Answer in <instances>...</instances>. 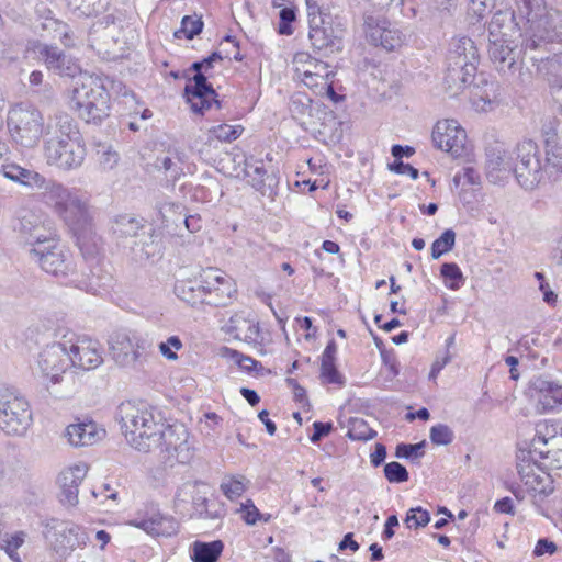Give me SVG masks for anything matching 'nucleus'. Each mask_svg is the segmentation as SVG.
Listing matches in <instances>:
<instances>
[{
  "mask_svg": "<svg viewBox=\"0 0 562 562\" xmlns=\"http://www.w3.org/2000/svg\"><path fill=\"white\" fill-rule=\"evenodd\" d=\"M49 198L55 213L69 227L83 257L98 252V238L93 229V216L87 199L77 195L61 184H54Z\"/></svg>",
  "mask_w": 562,
  "mask_h": 562,
  "instance_id": "nucleus-1",
  "label": "nucleus"
},
{
  "mask_svg": "<svg viewBox=\"0 0 562 562\" xmlns=\"http://www.w3.org/2000/svg\"><path fill=\"white\" fill-rule=\"evenodd\" d=\"M518 16L525 19L522 43L537 49L549 43H562V11L547 8L544 0H516Z\"/></svg>",
  "mask_w": 562,
  "mask_h": 562,
  "instance_id": "nucleus-2",
  "label": "nucleus"
},
{
  "mask_svg": "<svg viewBox=\"0 0 562 562\" xmlns=\"http://www.w3.org/2000/svg\"><path fill=\"white\" fill-rule=\"evenodd\" d=\"M85 154L86 149L74 120L68 115L59 116L55 134L44 146L47 162L60 169H72L82 164Z\"/></svg>",
  "mask_w": 562,
  "mask_h": 562,
  "instance_id": "nucleus-3",
  "label": "nucleus"
},
{
  "mask_svg": "<svg viewBox=\"0 0 562 562\" xmlns=\"http://www.w3.org/2000/svg\"><path fill=\"white\" fill-rule=\"evenodd\" d=\"M323 0H306L308 37L316 49L338 52L342 48L346 23L342 18L333 15L322 3Z\"/></svg>",
  "mask_w": 562,
  "mask_h": 562,
  "instance_id": "nucleus-4",
  "label": "nucleus"
},
{
  "mask_svg": "<svg viewBox=\"0 0 562 562\" xmlns=\"http://www.w3.org/2000/svg\"><path fill=\"white\" fill-rule=\"evenodd\" d=\"M71 109L87 123H101L110 116L111 97L106 88L87 76L70 92Z\"/></svg>",
  "mask_w": 562,
  "mask_h": 562,
  "instance_id": "nucleus-5",
  "label": "nucleus"
},
{
  "mask_svg": "<svg viewBox=\"0 0 562 562\" xmlns=\"http://www.w3.org/2000/svg\"><path fill=\"white\" fill-rule=\"evenodd\" d=\"M146 437L154 446L166 445L167 450H173L179 454L184 450V457H180L181 462H187L190 458L188 453V431L183 424L166 425L159 413L153 411H143V438Z\"/></svg>",
  "mask_w": 562,
  "mask_h": 562,
  "instance_id": "nucleus-6",
  "label": "nucleus"
},
{
  "mask_svg": "<svg viewBox=\"0 0 562 562\" xmlns=\"http://www.w3.org/2000/svg\"><path fill=\"white\" fill-rule=\"evenodd\" d=\"M8 130L11 137L25 147L34 146L44 130V119L40 110L32 105L15 104L8 113Z\"/></svg>",
  "mask_w": 562,
  "mask_h": 562,
  "instance_id": "nucleus-7",
  "label": "nucleus"
},
{
  "mask_svg": "<svg viewBox=\"0 0 562 562\" xmlns=\"http://www.w3.org/2000/svg\"><path fill=\"white\" fill-rule=\"evenodd\" d=\"M527 454L535 463H539L538 469L562 468V434L557 435L553 425H538Z\"/></svg>",
  "mask_w": 562,
  "mask_h": 562,
  "instance_id": "nucleus-8",
  "label": "nucleus"
},
{
  "mask_svg": "<svg viewBox=\"0 0 562 562\" xmlns=\"http://www.w3.org/2000/svg\"><path fill=\"white\" fill-rule=\"evenodd\" d=\"M514 173L518 184L525 190H533L542 181L546 170L540 161L538 145L531 140L517 144L515 150Z\"/></svg>",
  "mask_w": 562,
  "mask_h": 562,
  "instance_id": "nucleus-9",
  "label": "nucleus"
},
{
  "mask_svg": "<svg viewBox=\"0 0 562 562\" xmlns=\"http://www.w3.org/2000/svg\"><path fill=\"white\" fill-rule=\"evenodd\" d=\"M32 420L30 404L12 390L0 391V429L8 435L20 436Z\"/></svg>",
  "mask_w": 562,
  "mask_h": 562,
  "instance_id": "nucleus-10",
  "label": "nucleus"
},
{
  "mask_svg": "<svg viewBox=\"0 0 562 562\" xmlns=\"http://www.w3.org/2000/svg\"><path fill=\"white\" fill-rule=\"evenodd\" d=\"M70 367L80 371L97 369L103 362V349L98 339L88 335L64 336Z\"/></svg>",
  "mask_w": 562,
  "mask_h": 562,
  "instance_id": "nucleus-11",
  "label": "nucleus"
},
{
  "mask_svg": "<svg viewBox=\"0 0 562 562\" xmlns=\"http://www.w3.org/2000/svg\"><path fill=\"white\" fill-rule=\"evenodd\" d=\"M202 283L206 300L204 303L215 306L227 305L237 289L234 280L223 271L209 267L201 271Z\"/></svg>",
  "mask_w": 562,
  "mask_h": 562,
  "instance_id": "nucleus-12",
  "label": "nucleus"
},
{
  "mask_svg": "<svg viewBox=\"0 0 562 562\" xmlns=\"http://www.w3.org/2000/svg\"><path fill=\"white\" fill-rule=\"evenodd\" d=\"M293 67L295 78L313 91L319 86L324 87L325 80H328L329 77H335V72L328 64L313 58L305 52L294 55Z\"/></svg>",
  "mask_w": 562,
  "mask_h": 562,
  "instance_id": "nucleus-13",
  "label": "nucleus"
},
{
  "mask_svg": "<svg viewBox=\"0 0 562 562\" xmlns=\"http://www.w3.org/2000/svg\"><path fill=\"white\" fill-rule=\"evenodd\" d=\"M45 246H38L34 252L38 256L40 265L44 271L53 276H66L71 262L66 255L65 247L58 239L48 238Z\"/></svg>",
  "mask_w": 562,
  "mask_h": 562,
  "instance_id": "nucleus-14",
  "label": "nucleus"
},
{
  "mask_svg": "<svg viewBox=\"0 0 562 562\" xmlns=\"http://www.w3.org/2000/svg\"><path fill=\"white\" fill-rule=\"evenodd\" d=\"M467 135L456 120L437 122L432 131L435 146L443 151L459 156L465 145Z\"/></svg>",
  "mask_w": 562,
  "mask_h": 562,
  "instance_id": "nucleus-15",
  "label": "nucleus"
},
{
  "mask_svg": "<svg viewBox=\"0 0 562 562\" xmlns=\"http://www.w3.org/2000/svg\"><path fill=\"white\" fill-rule=\"evenodd\" d=\"M518 15V4L516 1L514 11H496L488 23V42L515 37L516 34L522 37V26H525L526 20Z\"/></svg>",
  "mask_w": 562,
  "mask_h": 562,
  "instance_id": "nucleus-16",
  "label": "nucleus"
},
{
  "mask_svg": "<svg viewBox=\"0 0 562 562\" xmlns=\"http://www.w3.org/2000/svg\"><path fill=\"white\" fill-rule=\"evenodd\" d=\"M529 393L540 413L562 405V385L543 376H536L531 380Z\"/></svg>",
  "mask_w": 562,
  "mask_h": 562,
  "instance_id": "nucleus-17",
  "label": "nucleus"
},
{
  "mask_svg": "<svg viewBox=\"0 0 562 562\" xmlns=\"http://www.w3.org/2000/svg\"><path fill=\"white\" fill-rule=\"evenodd\" d=\"M38 366L43 374L56 383L68 370V351L64 346V339L59 342L47 346L40 355Z\"/></svg>",
  "mask_w": 562,
  "mask_h": 562,
  "instance_id": "nucleus-18",
  "label": "nucleus"
},
{
  "mask_svg": "<svg viewBox=\"0 0 562 562\" xmlns=\"http://www.w3.org/2000/svg\"><path fill=\"white\" fill-rule=\"evenodd\" d=\"M515 154L501 146L490 147L486 151V175L490 181L497 183L509 179L514 173Z\"/></svg>",
  "mask_w": 562,
  "mask_h": 562,
  "instance_id": "nucleus-19",
  "label": "nucleus"
},
{
  "mask_svg": "<svg viewBox=\"0 0 562 562\" xmlns=\"http://www.w3.org/2000/svg\"><path fill=\"white\" fill-rule=\"evenodd\" d=\"M193 85L187 86L184 89L187 101L191 105V110L195 113L203 114L209 110L214 102L220 108V102L216 99L217 93L211 85L207 83L206 77L203 74H195L193 76Z\"/></svg>",
  "mask_w": 562,
  "mask_h": 562,
  "instance_id": "nucleus-20",
  "label": "nucleus"
},
{
  "mask_svg": "<svg viewBox=\"0 0 562 562\" xmlns=\"http://www.w3.org/2000/svg\"><path fill=\"white\" fill-rule=\"evenodd\" d=\"M88 467L86 463H77L64 469L59 476L61 487L60 502L66 506H75L78 503V487L86 477Z\"/></svg>",
  "mask_w": 562,
  "mask_h": 562,
  "instance_id": "nucleus-21",
  "label": "nucleus"
},
{
  "mask_svg": "<svg viewBox=\"0 0 562 562\" xmlns=\"http://www.w3.org/2000/svg\"><path fill=\"white\" fill-rule=\"evenodd\" d=\"M68 442L74 447L93 446L105 437V429L93 420H79L67 426L65 431Z\"/></svg>",
  "mask_w": 562,
  "mask_h": 562,
  "instance_id": "nucleus-22",
  "label": "nucleus"
},
{
  "mask_svg": "<svg viewBox=\"0 0 562 562\" xmlns=\"http://www.w3.org/2000/svg\"><path fill=\"white\" fill-rule=\"evenodd\" d=\"M244 172L254 189L262 195L273 198L278 186V178L273 172L268 173L262 160L246 159Z\"/></svg>",
  "mask_w": 562,
  "mask_h": 562,
  "instance_id": "nucleus-23",
  "label": "nucleus"
},
{
  "mask_svg": "<svg viewBox=\"0 0 562 562\" xmlns=\"http://www.w3.org/2000/svg\"><path fill=\"white\" fill-rule=\"evenodd\" d=\"M139 347V339L136 335L125 331L115 333L110 340V353L113 360L122 367L136 362Z\"/></svg>",
  "mask_w": 562,
  "mask_h": 562,
  "instance_id": "nucleus-24",
  "label": "nucleus"
},
{
  "mask_svg": "<svg viewBox=\"0 0 562 562\" xmlns=\"http://www.w3.org/2000/svg\"><path fill=\"white\" fill-rule=\"evenodd\" d=\"M480 60L479 49L472 38L460 36L452 40L447 61H456L467 70L476 71Z\"/></svg>",
  "mask_w": 562,
  "mask_h": 562,
  "instance_id": "nucleus-25",
  "label": "nucleus"
},
{
  "mask_svg": "<svg viewBox=\"0 0 562 562\" xmlns=\"http://www.w3.org/2000/svg\"><path fill=\"white\" fill-rule=\"evenodd\" d=\"M221 329L235 339L246 342H255L259 337V324L243 312L232 315L221 327Z\"/></svg>",
  "mask_w": 562,
  "mask_h": 562,
  "instance_id": "nucleus-26",
  "label": "nucleus"
},
{
  "mask_svg": "<svg viewBox=\"0 0 562 562\" xmlns=\"http://www.w3.org/2000/svg\"><path fill=\"white\" fill-rule=\"evenodd\" d=\"M119 423L126 441L134 447L139 445L138 418L140 408L135 401H125L119 406Z\"/></svg>",
  "mask_w": 562,
  "mask_h": 562,
  "instance_id": "nucleus-27",
  "label": "nucleus"
},
{
  "mask_svg": "<svg viewBox=\"0 0 562 562\" xmlns=\"http://www.w3.org/2000/svg\"><path fill=\"white\" fill-rule=\"evenodd\" d=\"M177 521L168 515L161 514L153 505L147 507L143 516V531L151 537H170L177 532Z\"/></svg>",
  "mask_w": 562,
  "mask_h": 562,
  "instance_id": "nucleus-28",
  "label": "nucleus"
},
{
  "mask_svg": "<svg viewBox=\"0 0 562 562\" xmlns=\"http://www.w3.org/2000/svg\"><path fill=\"white\" fill-rule=\"evenodd\" d=\"M88 536L82 527L71 525L65 527L56 535L53 549L60 555H69L77 549H83L87 546Z\"/></svg>",
  "mask_w": 562,
  "mask_h": 562,
  "instance_id": "nucleus-29",
  "label": "nucleus"
},
{
  "mask_svg": "<svg viewBox=\"0 0 562 562\" xmlns=\"http://www.w3.org/2000/svg\"><path fill=\"white\" fill-rule=\"evenodd\" d=\"M538 72L548 83L553 99L560 100L562 93V53L542 59L538 66Z\"/></svg>",
  "mask_w": 562,
  "mask_h": 562,
  "instance_id": "nucleus-30",
  "label": "nucleus"
},
{
  "mask_svg": "<svg viewBox=\"0 0 562 562\" xmlns=\"http://www.w3.org/2000/svg\"><path fill=\"white\" fill-rule=\"evenodd\" d=\"M447 71L443 80L446 92L449 97H457L473 80L476 71L467 70L456 61H447Z\"/></svg>",
  "mask_w": 562,
  "mask_h": 562,
  "instance_id": "nucleus-31",
  "label": "nucleus"
},
{
  "mask_svg": "<svg viewBox=\"0 0 562 562\" xmlns=\"http://www.w3.org/2000/svg\"><path fill=\"white\" fill-rule=\"evenodd\" d=\"M488 53L491 59L497 64L499 70H510L516 64V45L514 37L498 38V41L490 42Z\"/></svg>",
  "mask_w": 562,
  "mask_h": 562,
  "instance_id": "nucleus-32",
  "label": "nucleus"
},
{
  "mask_svg": "<svg viewBox=\"0 0 562 562\" xmlns=\"http://www.w3.org/2000/svg\"><path fill=\"white\" fill-rule=\"evenodd\" d=\"M201 285H203V283L200 273L194 280H178L175 284V293L180 300L190 305L204 303L206 297Z\"/></svg>",
  "mask_w": 562,
  "mask_h": 562,
  "instance_id": "nucleus-33",
  "label": "nucleus"
},
{
  "mask_svg": "<svg viewBox=\"0 0 562 562\" xmlns=\"http://www.w3.org/2000/svg\"><path fill=\"white\" fill-rule=\"evenodd\" d=\"M3 176L14 182L26 187L42 188L45 184V178L36 171L25 169L19 165H0Z\"/></svg>",
  "mask_w": 562,
  "mask_h": 562,
  "instance_id": "nucleus-34",
  "label": "nucleus"
},
{
  "mask_svg": "<svg viewBox=\"0 0 562 562\" xmlns=\"http://www.w3.org/2000/svg\"><path fill=\"white\" fill-rule=\"evenodd\" d=\"M390 26H392L391 22L382 14L364 12L363 31L367 41L372 45L376 46L378 43L381 42L382 34H384Z\"/></svg>",
  "mask_w": 562,
  "mask_h": 562,
  "instance_id": "nucleus-35",
  "label": "nucleus"
},
{
  "mask_svg": "<svg viewBox=\"0 0 562 562\" xmlns=\"http://www.w3.org/2000/svg\"><path fill=\"white\" fill-rule=\"evenodd\" d=\"M224 549L221 540L212 542L195 541L191 547V559L193 562H216Z\"/></svg>",
  "mask_w": 562,
  "mask_h": 562,
  "instance_id": "nucleus-36",
  "label": "nucleus"
},
{
  "mask_svg": "<svg viewBox=\"0 0 562 562\" xmlns=\"http://www.w3.org/2000/svg\"><path fill=\"white\" fill-rule=\"evenodd\" d=\"M518 459L520 461L517 463V471L520 480L528 490L535 492L540 491L539 485L542 482L543 476L535 472V467L538 468L539 463H535L524 451L521 452V457L519 456Z\"/></svg>",
  "mask_w": 562,
  "mask_h": 562,
  "instance_id": "nucleus-37",
  "label": "nucleus"
},
{
  "mask_svg": "<svg viewBox=\"0 0 562 562\" xmlns=\"http://www.w3.org/2000/svg\"><path fill=\"white\" fill-rule=\"evenodd\" d=\"M155 168L162 170L168 181H176L182 173L181 160L177 149L168 148L162 157H157Z\"/></svg>",
  "mask_w": 562,
  "mask_h": 562,
  "instance_id": "nucleus-38",
  "label": "nucleus"
},
{
  "mask_svg": "<svg viewBox=\"0 0 562 562\" xmlns=\"http://www.w3.org/2000/svg\"><path fill=\"white\" fill-rule=\"evenodd\" d=\"M546 147V173L549 177H558L562 172V142L555 143L548 142Z\"/></svg>",
  "mask_w": 562,
  "mask_h": 562,
  "instance_id": "nucleus-39",
  "label": "nucleus"
},
{
  "mask_svg": "<svg viewBox=\"0 0 562 562\" xmlns=\"http://www.w3.org/2000/svg\"><path fill=\"white\" fill-rule=\"evenodd\" d=\"M25 539L26 532L22 530L7 535L3 540H0V549H2L14 562H21L18 549L24 544Z\"/></svg>",
  "mask_w": 562,
  "mask_h": 562,
  "instance_id": "nucleus-40",
  "label": "nucleus"
},
{
  "mask_svg": "<svg viewBox=\"0 0 562 562\" xmlns=\"http://www.w3.org/2000/svg\"><path fill=\"white\" fill-rule=\"evenodd\" d=\"M248 483L249 481L245 476H228L223 479L220 487L227 498L235 499L243 495Z\"/></svg>",
  "mask_w": 562,
  "mask_h": 562,
  "instance_id": "nucleus-41",
  "label": "nucleus"
},
{
  "mask_svg": "<svg viewBox=\"0 0 562 562\" xmlns=\"http://www.w3.org/2000/svg\"><path fill=\"white\" fill-rule=\"evenodd\" d=\"M38 55L42 63L48 70H57L60 64L64 61L65 53L58 49L56 46L41 45L38 47Z\"/></svg>",
  "mask_w": 562,
  "mask_h": 562,
  "instance_id": "nucleus-42",
  "label": "nucleus"
},
{
  "mask_svg": "<svg viewBox=\"0 0 562 562\" xmlns=\"http://www.w3.org/2000/svg\"><path fill=\"white\" fill-rule=\"evenodd\" d=\"M203 27L201 18L194 15H186L182 18L181 27L175 32V37H186L192 40L195 35L200 34Z\"/></svg>",
  "mask_w": 562,
  "mask_h": 562,
  "instance_id": "nucleus-43",
  "label": "nucleus"
},
{
  "mask_svg": "<svg viewBox=\"0 0 562 562\" xmlns=\"http://www.w3.org/2000/svg\"><path fill=\"white\" fill-rule=\"evenodd\" d=\"M456 244V233L452 229H446L431 245V257L438 259L449 252Z\"/></svg>",
  "mask_w": 562,
  "mask_h": 562,
  "instance_id": "nucleus-44",
  "label": "nucleus"
},
{
  "mask_svg": "<svg viewBox=\"0 0 562 562\" xmlns=\"http://www.w3.org/2000/svg\"><path fill=\"white\" fill-rule=\"evenodd\" d=\"M376 436V431L371 429L367 422L361 418L350 420L348 437L352 440L368 441Z\"/></svg>",
  "mask_w": 562,
  "mask_h": 562,
  "instance_id": "nucleus-45",
  "label": "nucleus"
},
{
  "mask_svg": "<svg viewBox=\"0 0 562 562\" xmlns=\"http://www.w3.org/2000/svg\"><path fill=\"white\" fill-rule=\"evenodd\" d=\"M381 37V42H379L376 46L387 52L402 47L405 42V35L395 25L390 26Z\"/></svg>",
  "mask_w": 562,
  "mask_h": 562,
  "instance_id": "nucleus-46",
  "label": "nucleus"
},
{
  "mask_svg": "<svg viewBox=\"0 0 562 562\" xmlns=\"http://www.w3.org/2000/svg\"><path fill=\"white\" fill-rule=\"evenodd\" d=\"M381 37V42H379L376 46L387 52L402 47L405 42V35L395 25L390 26Z\"/></svg>",
  "mask_w": 562,
  "mask_h": 562,
  "instance_id": "nucleus-47",
  "label": "nucleus"
},
{
  "mask_svg": "<svg viewBox=\"0 0 562 562\" xmlns=\"http://www.w3.org/2000/svg\"><path fill=\"white\" fill-rule=\"evenodd\" d=\"M441 276L446 280V285L451 290H458L463 282V274L457 263L447 262L441 266Z\"/></svg>",
  "mask_w": 562,
  "mask_h": 562,
  "instance_id": "nucleus-48",
  "label": "nucleus"
},
{
  "mask_svg": "<svg viewBox=\"0 0 562 562\" xmlns=\"http://www.w3.org/2000/svg\"><path fill=\"white\" fill-rule=\"evenodd\" d=\"M384 475L390 483H403L409 479L406 468L396 461L384 465Z\"/></svg>",
  "mask_w": 562,
  "mask_h": 562,
  "instance_id": "nucleus-49",
  "label": "nucleus"
},
{
  "mask_svg": "<svg viewBox=\"0 0 562 562\" xmlns=\"http://www.w3.org/2000/svg\"><path fill=\"white\" fill-rule=\"evenodd\" d=\"M241 126H232L228 124H221L210 130V133L218 140L232 142L237 139L241 134Z\"/></svg>",
  "mask_w": 562,
  "mask_h": 562,
  "instance_id": "nucleus-50",
  "label": "nucleus"
},
{
  "mask_svg": "<svg viewBox=\"0 0 562 562\" xmlns=\"http://www.w3.org/2000/svg\"><path fill=\"white\" fill-rule=\"evenodd\" d=\"M184 207L173 202H165L159 206V213L165 222H171L177 225L183 216Z\"/></svg>",
  "mask_w": 562,
  "mask_h": 562,
  "instance_id": "nucleus-51",
  "label": "nucleus"
},
{
  "mask_svg": "<svg viewBox=\"0 0 562 562\" xmlns=\"http://www.w3.org/2000/svg\"><path fill=\"white\" fill-rule=\"evenodd\" d=\"M429 520V513L422 507H416L407 512L405 524L408 528H418L426 526Z\"/></svg>",
  "mask_w": 562,
  "mask_h": 562,
  "instance_id": "nucleus-52",
  "label": "nucleus"
},
{
  "mask_svg": "<svg viewBox=\"0 0 562 562\" xmlns=\"http://www.w3.org/2000/svg\"><path fill=\"white\" fill-rule=\"evenodd\" d=\"M559 127L560 121L557 117L549 120L543 124L542 135L544 145H548V142L551 140L553 142V144L562 142V134Z\"/></svg>",
  "mask_w": 562,
  "mask_h": 562,
  "instance_id": "nucleus-53",
  "label": "nucleus"
},
{
  "mask_svg": "<svg viewBox=\"0 0 562 562\" xmlns=\"http://www.w3.org/2000/svg\"><path fill=\"white\" fill-rule=\"evenodd\" d=\"M452 439L453 432L447 425L438 424L431 427L430 440L432 443L446 446L449 445Z\"/></svg>",
  "mask_w": 562,
  "mask_h": 562,
  "instance_id": "nucleus-54",
  "label": "nucleus"
},
{
  "mask_svg": "<svg viewBox=\"0 0 562 562\" xmlns=\"http://www.w3.org/2000/svg\"><path fill=\"white\" fill-rule=\"evenodd\" d=\"M182 346L183 345L178 336H171L167 341L160 342L158 348L166 359L175 361L178 359V355L175 350H180Z\"/></svg>",
  "mask_w": 562,
  "mask_h": 562,
  "instance_id": "nucleus-55",
  "label": "nucleus"
},
{
  "mask_svg": "<svg viewBox=\"0 0 562 562\" xmlns=\"http://www.w3.org/2000/svg\"><path fill=\"white\" fill-rule=\"evenodd\" d=\"M58 75L75 78L82 74V68L77 58L65 56L64 61L56 70Z\"/></svg>",
  "mask_w": 562,
  "mask_h": 562,
  "instance_id": "nucleus-56",
  "label": "nucleus"
},
{
  "mask_svg": "<svg viewBox=\"0 0 562 562\" xmlns=\"http://www.w3.org/2000/svg\"><path fill=\"white\" fill-rule=\"evenodd\" d=\"M237 512L241 514V518L247 525H255L262 518L261 513L250 499L243 503Z\"/></svg>",
  "mask_w": 562,
  "mask_h": 562,
  "instance_id": "nucleus-57",
  "label": "nucleus"
},
{
  "mask_svg": "<svg viewBox=\"0 0 562 562\" xmlns=\"http://www.w3.org/2000/svg\"><path fill=\"white\" fill-rule=\"evenodd\" d=\"M321 376L327 383L341 384L342 380L336 369L335 360H322Z\"/></svg>",
  "mask_w": 562,
  "mask_h": 562,
  "instance_id": "nucleus-58",
  "label": "nucleus"
},
{
  "mask_svg": "<svg viewBox=\"0 0 562 562\" xmlns=\"http://www.w3.org/2000/svg\"><path fill=\"white\" fill-rule=\"evenodd\" d=\"M279 33L290 35L292 34L291 23L295 20V12L291 8L281 9L280 13Z\"/></svg>",
  "mask_w": 562,
  "mask_h": 562,
  "instance_id": "nucleus-59",
  "label": "nucleus"
},
{
  "mask_svg": "<svg viewBox=\"0 0 562 562\" xmlns=\"http://www.w3.org/2000/svg\"><path fill=\"white\" fill-rule=\"evenodd\" d=\"M424 442L415 443V445H407V443H400L396 447L395 456L397 458H412L413 456H423L424 452L422 451L424 447Z\"/></svg>",
  "mask_w": 562,
  "mask_h": 562,
  "instance_id": "nucleus-60",
  "label": "nucleus"
},
{
  "mask_svg": "<svg viewBox=\"0 0 562 562\" xmlns=\"http://www.w3.org/2000/svg\"><path fill=\"white\" fill-rule=\"evenodd\" d=\"M229 353L231 359L237 363L241 369L250 372L256 366L257 361L252 358L245 356L236 350H227Z\"/></svg>",
  "mask_w": 562,
  "mask_h": 562,
  "instance_id": "nucleus-61",
  "label": "nucleus"
},
{
  "mask_svg": "<svg viewBox=\"0 0 562 562\" xmlns=\"http://www.w3.org/2000/svg\"><path fill=\"white\" fill-rule=\"evenodd\" d=\"M110 5V0H82V7L88 14H98L105 11Z\"/></svg>",
  "mask_w": 562,
  "mask_h": 562,
  "instance_id": "nucleus-62",
  "label": "nucleus"
},
{
  "mask_svg": "<svg viewBox=\"0 0 562 562\" xmlns=\"http://www.w3.org/2000/svg\"><path fill=\"white\" fill-rule=\"evenodd\" d=\"M557 551V544L553 541H550L547 538L539 539L535 550L533 554L536 557H541L546 553L553 554Z\"/></svg>",
  "mask_w": 562,
  "mask_h": 562,
  "instance_id": "nucleus-63",
  "label": "nucleus"
},
{
  "mask_svg": "<svg viewBox=\"0 0 562 562\" xmlns=\"http://www.w3.org/2000/svg\"><path fill=\"white\" fill-rule=\"evenodd\" d=\"M313 427H314V432L311 436V441L314 443L319 441L323 437L327 436L333 429V425L330 423H322V422H315L313 424Z\"/></svg>",
  "mask_w": 562,
  "mask_h": 562,
  "instance_id": "nucleus-64",
  "label": "nucleus"
}]
</instances>
